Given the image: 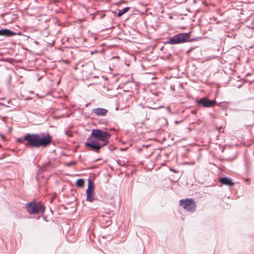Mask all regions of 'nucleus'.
<instances>
[{
	"label": "nucleus",
	"mask_w": 254,
	"mask_h": 254,
	"mask_svg": "<svg viewBox=\"0 0 254 254\" xmlns=\"http://www.w3.org/2000/svg\"><path fill=\"white\" fill-rule=\"evenodd\" d=\"M190 35L188 33H179L171 37L167 41V43L171 45L183 43L188 41Z\"/></svg>",
	"instance_id": "3"
},
{
	"label": "nucleus",
	"mask_w": 254,
	"mask_h": 254,
	"mask_svg": "<svg viewBox=\"0 0 254 254\" xmlns=\"http://www.w3.org/2000/svg\"><path fill=\"white\" fill-rule=\"evenodd\" d=\"M179 204L187 211L191 212L195 211L196 207V202L192 198L181 199L179 201Z\"/></svg>",
	"instance_id": "5"
},
{
	"label": "nucleus",
	"mask_w": 254,
	"mask_h": 254,
	"mask_svg": "<svg viewBox=\"0 0 254 254\" xmlns=\"http://www.w3.org/2000/svg\"><path fill=\"white\" fill-rule=\"evenodd\" d=\"M219 181L221 184L229 186H233L234 184L232 180L228 178L224 177L220 178Z\"/></svg>",
	"instance_id": "11"
},
{
	"label": "nucleus",
	"mask_w": 254,
	"mask_h": 254,
	"mask_svg": "<svg viewBox=\"0 0 254 254\" xmlns=\"http://www.w3.org/2000/svg\"><path fill=\"white\" fill-rule=\"evenodd\" d=\"M86 147H90L92 150L98 152L99 150L104 146L91 137H89L85 143Z\"/></svg>",
	"instance_id": "6"
},
{
	"label": "nucleus",
	"mask_w": 254,
	"mask_h": 254,
	"mask_svg": "<svg viewBox=\"0 0 254 254\" xmlns=\"http://www.w3.org/2000/svg\"><path fill=\"white\" fill-rule=\"evenodd\" d=\"M16 35V33L7 29H0V36L10 37Z\"/></svg>",
	"instance_id": "10"
},
{
	"label": "nucleus",
	"mask_w": 254,
	"mask_h": 254,
	"mask_svg": "<svg viewBox=\"0 0 254 254\" xmlns=\"http://www.w3.org/2000/svg\"><path fill=\"white\" fill-rule=\"evenodd\" d=\"M175 124H178V123H179V122H178V121H175Z\"/></svg>",
	"instance_id": "16"
},
{
	"label": "nucleus",
	"mask_w": 254,
	"mask_h": 254,
	"mask_svg": "<svg viewBox=\"0 0 254 254\" xmlns=\"http://www.w3.org/2000/svg\"><path fill=\"white\" fill-rule=\"evenodd\" d=\"M198 103L204 107H212L216 104L215 100H209L206 98H200Z\"/></svg>",
	"instance_id": "8"
},
{
	"label": "nucleus",
	"mask_w": 254,
	"mask_h": 254,
	"mask_svg": "<svg viewBox=\"0 0 254 254\" xmlns=\"http://www.w3.org/2000/svg\"><path fill=\"white\" fill-rule=\"evenodd\" d=\"M92 112L97 116H105L107 115L108 111L104 108H97L93 109Z\"/></svg>",
	"instance_id": "9"
},
{
	"label": "nucleus",
	"mask_w": 254,
	"mask_h": 254,
	"mask_svg": "<svg viewBox=\"0 0 254 254\" xmlns=\"http://www.w3.org/2000/svg\"><path fill=\"white\" fill-rule=\"evenodd\" d=\"M79 179H77L75 182V185L77 187H79Z\"/></svg>",
	"instance_id": "15"
},
{
	"label": "nucleus",
	"mask_w": 254,
	"mask_h": 254,
	"mask_svg": "<svg viewBox=\"0 0 254 254\" xmlns=\"http://www.w3.org/2000/svg\"><path fill=\"white\" fill-rule=\"evenodd\" d=\"M94 185L90 179L88 180V188L86 190V199L88 201L92 202L93 201L94 197Z\"/></svg>",
	"instance_id": "7"
},
{
	"label": "nucleus",
	"mask_w": 254,
	"mask_h": 254,
	"mask_svg": "<svg viewBox=\"0 0 254 254\" xmlns=\"http://www.w3.org/2000/svg\"><path fill=\"white\" fill-rule=\"evenodd\" d=\"M26 208L28 212L34 214L43 213L45 210V206L41 203L36 204L35 201L26 204Z\"/></svg>",
	"instance_id": "4"
},
{
	"label": "nucleus",
	"mask_w": 254,
	"mask_h": 254,
	"mask_svg": "<svg viewBox=\"0 0 254 254\" xmlns=\"http://www.w3.org/2000/svg\"><path fill=\"white\" fill-rule=\"evenodd\" d=\"M84 185V182L83 179H80V187H82Z\"/></svg>",
	"instance_id": "13"
},
{
	"label": "nucleus",
	"mask_w": 254,
	"mask_h": 254,
	"mask_svg": "<svg viewBox=\"0 0 254 254\" xmlns=\"http://www.w3.org/2000/svg\"><path fill=\"white\" fill-rule=\"evenodd\" d=\"M65 133L66 134V135H67V136H71V135H72V133H71V132L70 131H68V130H67V131H66L65 132Z\"/></svg>",
	"instance_id": "14"
},
{
	"label": "nucleus",
	"mask_w": 254,
	"mask_h": 254,
	"mask_svg": "<svg viewBox=\"0 0 254 254\" xmlns=\"http://www.w3.org/2000/svg\"><path fill=\"white\" fill-rule=\"evenodd\" d=\"M130 8V7H125L122 9H119L118 13V16L120 17L122 16L124 14L126 13L127 12L129 9Z\"/></svg>",
	"instance_id": "12"
},
{
	"label": "nucleus",
	"mask_w": 254,
	"mask_h": 254,
	"mask_svg": "<svg viewBox=\"0 0 254 254\" xmlns=\"http://www.w3.org/2000/svg\"><path fill=\"white\" fill-rule=\"evenodd\" d=\"M23 140L26 142L25 145L27 147L39 148L41 147H46L50 145L52 142V136L49 133L45 136L27 133L24 136Z\"/></svg>",
	"instance_id": "1"
},
{
	"label": "nucleus",
	"mask_w": 254,
	"mask_h": 254,
	"mask_svg": "<svg viewBox=\"0 0 254 254\" xmlns=\"http://www.w3.org/2000/svg\"><path fill=\"white\" fill-rule=\"evenodd\" d=\"M92 138H94L97 141H101L100 143L104 146L109 143V140L111 137V134L106 131L100 129H94L92 130L91 136Z\"/></svg>",
	"instance_id": "2"
}]
</instances>
